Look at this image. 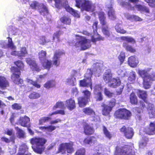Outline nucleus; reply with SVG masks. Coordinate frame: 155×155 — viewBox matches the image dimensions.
Masks as SVG:
<instances>
[{"label":"nucleus","mask_w":155,"mask_h":155,"mask_svg":"<svg viewBox=\"0 0 155 155\" xmlns=\"http://www.w3.org/2000/svg\"><path fill=\"white\" fill-rule=\"evenodd\" d=\"M120 81L118 78H113L109 82L108 85L111 87L115 88L120 85Z\"/></svg>","instance_id":"nucleus-25"},{"label":"nucleus","mask_w":155,"mask_h":155,"mask_svg":"<svg viewBox=\"0 0 155 155\" xmlns=\"http://www.w3.org/2000/svg\"><path fill=\"white\" fill-rule=\"evenodd\" d=\"M55 85V82L54 81H50L47 82L44 84V87L47 89L54 87Z\"/></svg>","instance_id":"nucleus-51"},{"label":"nucleus","mask_w":155,"mask_h":155,"mask_svg":"<svg viewBox=\"0 0 155 155\" xmlns=\"http://www.w3.org/2000/svg\"><path fill=\"white\" fill-rule=\"evenodd\" d=\"M46 51L43 50L39 52V57L41 61L46 59Z\"/></svg>","instance_id":"nucleus-56"},{"label":"nucleus","mask_w":155,"mask_h":155,"mask_svg":"<svg viewBox=\"0 0 155 155\" xmlns=\"http://www.w3.org/2000/svg\"><path fill=\"white\" fill-rule=\"evenodd\" d=\"M130 101L132 104H137V97L135 94L132 93L130 96Z\"/></svg>","instance_id":"nucleus-44"},{"label":"nucleus","mask_w":155,"mask_h":155,"mask_svg":"<svg viewBox=\"0 0 155 155\" xmlns=\"http://www.w3.org/2000/svg\"><path fill=\"white\" fill-rule=\"evenodd\" d=\"M137 150L134 144L130 143L128 145L117 147L115 152V155H136Z\"/></svg>","instance_id":"nucleus-3"},{"label":"nucleus","mask_w":155,"mask_h":155,"mask_svg":"<svg viewBox=\"0 0 155 155\" xmlns=\"http://www.w3.org/2000/svg\"><path fill=\"white\" fill-rule=\"evenodd\" d=\"M45 142L46 140L45 139L40 138H34L31 140V143L33 145L32 147L33 150L40 154L44 150V145Z\"/></svg>","instance_id":"nucleus-5"},{"label":"nucleus","mask_w":155,"mask_h":155,"mask_svg":"<svg viewBox=\"0 0 155 155\" xmlns=\"http://www.w3.org/2000/svg\"><path fill=\"white\" fill-rule=\"evenodd\" d=\"M63 54V53L60 51H56L54 54L53 59V64L57 66L59 64V59L60 56Z\"/></svg>","instance_id":"nucleus-24"},{"label":"nucleus","mask_w":155,"mask_h":155,"mask_svg":"<svg viewBox=\"0 0 155 155\" xmlns=\"http://www.w3.org/2000/svg\"><path fill=\"white\" fill-rule=\"evenodd\" d=\"M103 130L104 133L106 137L109 139H110L112 137V135L108 130L104 126L103 127Z\"/></svg>","instance_id":"nucleus-57"},{"label":"nucleus","mask_w":155,"mask_h":155,"mask_svg":"<svg viewBox=\"0 0 155 155\" xmlns=\"http://www.w3.org/2000/svg\"><path fill=\"white\" fill-rule=\"evenodd\" d=\"M115 103V100L113 99L109 101L108 105H104L102 110V114L104 115H108L112 110V107L114 106Z\"/></svg>","instance_id":"nucleus-15"},{"label":"nucleus","mask_w":155,"mask_h":155,"mask_svg":"<svg viewBox=\"0 0 155 155\" xmlns=\"http://www.w3.org/2000/svg\"><path fill=\"white\" fill-rule=\"evenodd\" d=\"M56 127L52 125H50L47 127H40V129L44 131H52L56 129Z\"/></svg>","instance_id":"nucleus-53"},{"label":"nucleus","mask_w":155,"mask_h":155,"mask_svg":"<svg viewBox=\"0 0 155 155\" xmlns=\"http://www.w3.org/2000/svg\"><path fill=\"white\" fill-rule=\"evenodd\" d=\"M9 86V83L7 80L3 76L0 77V88L4 89Z\"/></svg>","instance_id":"nucleus-26"},{"label":"nucleus","mask_w":155,"mask_h":155,"mask_svg":"<svg viewBox=\"0 0 155 155\" xmlns=\"http://www.w3.org/2000/svg\"><path fill=\"white\" fill-rule=\"evenodd\" d=\"M66 82L68 84L73 86L76 84V79L74 76H71L67 79Z\"/></svg>","instance_id":"nucleus-38"},{"label":"nucleus","mask_w":155,"mask_h":155,"mask_svg":"<svg viewBox=\"0 0 155 155\" xmlns=\"http://www.w3.org/2000/svg\"><path fill=\"white\" fill-rule=\"evenodd\" d=\"M66 150L68 153H71L73 152L74 150L72 145L67 143L61 144L59 149V152L63 154L65 153Z\"/></svg>","instance_id":"nucleus-12"},{"label":"nucleus","mask_w":155,"mask_h":155,"mask_svg":"<svg viewBox=\"0 0 155 155\" xmlns=\"http://www.w3.org/2000/svg\"><path fill=\"white\" fill-rule=\"evenodd\" d=\"M55 3V6L58 8L60 9L62 6V1L61 0H54Z\"/></svg>","instance_id":"nucleus-63"},{"label":"nucleus","mask_w":155,"mask_h":155,"mask_svg":"<svg viewBox=\"0 0 155 155\" xmlns=\"http://www.w3.org/2000/svg\"><path fill=\"white\" fill-rule=\"evenodd\" d=\"M51 118L48 117H42L39 121V124L40 125L42 124L43 123L48 121L51 120Z\"/></svg>","instance_id":"nucleus-62"},{"label":"nucleus","mask_w":155,"mask_h":155,"mask_svg":"<svg viewBox=\"0 0 155 155\" xmlns=\"http://www.w3.org/2000/svg\"><path fill=\"white\" fill-rule=\"evenodd\" d=\"M79 83L80 86L87 87H90L91 89L92 90V83L91 79H89L85 78L84 79L80 80Z\"/></svg>","instance_id":"nucleus-20"},{"label":"nucleus","mask_w":155,"mask_h":155,"mask_svg":"<svg viewBox=\"0 0 155 155\" xmlns=\"http://www.w3.org/2000/svg\"><path fill=\"white\" fill-rule=\"evenodd\" d=\"M57 108H60L62 109L65 108V104L62 102H58L53 107V109L54 110H56Z\"/></svg>","instance_id":"nucleus-47"},{"label":"nucleus","mask_w":155,"mask_h":155,"mask_svg":"<svg viewBox=\"0 0 155 155\" xmlns=\"http://www.w3.org/2000/svg\"><path fill=\"white\" fill-rule=\"evenodd\" d=\"M147 109L149 117H155V109L154 105L152 104H149Z\"/></svg>","instance_id":"nucleus-27"},{"label":"nucleus","mask_w":155,"mask_h":155,"mask_svg":"<svg viewBox=\"0 0 155 155\" xmlns=\"http://www.w3.org/2000/svg\"><path fill=\"white\" fill-rule=\"evenodd\" d=\"M94 130L88 124H86L84 127V132L86 135H90L94 133Z\"/></svg>","instance_id":"nucleus-40"},{"label":"nucleus","mask_w":155,"mask_h":155,"mask_svg":"<svg viewBox=\"0 0 155 155\" xmlns=\"http://www.w3.org/2000/svg\"><path fill=\"white\" fill-rule=\"evenodd\" d=\"M11 70L13 73L11 76L12 81L15 84H22L23 80L20 79L19 76V74L20 73L19 70L15 67H12Z\"/></svg>","instance_id":"nucleus-11"},{"label":"nucleus","mask_w":155,"mask_h":155,"mask_svg":"<svg viewBox=\"0 0 155 155\" xmlns=\"http://www.w3.org/2000/svg\"><path fill=\"white\" fill-rule=\"evenodd\" d=\"M15 128L18 137L19 138H24L25 134L24 131L18 127H15Z\"/></svg>","instance_id":"nucleus-49"},{"label":"nucleus","mask_w":155,"mask_h":155,"mask_svg":"<svg viewBox=\"0 0 155 155\" xmlns=\"http://www.w3.org/2000/svg\"><path fill=\"white\" fill-rule=\"evenodd\" d=\"M114 115L117 118L128 120L131 116V114L130 111L125 109L121 108L115 112Z\"/></svg>","instance_id":"nucleus-9"},{"label":"nucleus","mask_w":155,"mask_h":155,"mask_svg":"<svg viewBox=\"0 0 155 155\" xmlns=\"http://www.w3.org/2000/svg\"><path fill=\"white\" fill-rule=\"evenodd\" d=\"M84 97L78 98V103L79 105L82 107L85 105L90 98L91 93L87 90L84 91L82 92Z\"/></svg>","instance_id":"nucleus-10"},{"label":"nucleus","mask_w":155,"mask_h":155,"mask_svg":"<svg viewBox=\"0 0 155 155\" xmlns=\"http://www.w3.org/2000/svg\"><path fill=\"white\" fill-rule=\"evenodd\" d=\"M148 78H146L143 79V87L145 89H148L150 87L151 82L148 79Z\"/></svg>","instance_id":"nucleus-45"},{"label":"nucleus","mask_w":155,"mask_h":155,"mask_svg":"<svg viewBox=\"0 0 155 155\" xmlns=\"http://www.w3.org/2000/svg\"><path fill=\"white\" fill-rule=\"evenodd\" d=\"M150 68H147L144 70H138V73L143 78V79H144L145 78H148L149 74L148 73L150 71Z\"/></svg>","instance_id":"nucleus-32"},{"label":"nucleus","mask_w":155,"mask_h":155,"mask_svg":"<svg viewBox=\"0 0 155 155\" xmlns=\"http://www.w3.org/2000/svg\"><path fill=\"white\" fill-rule=\"evenodd\" d=\"M145 133L149 135H153L155 134V123H150V127L146 130Z\"/></svg>","instance_id":"nucleus-31"},{"label":"nucleus","mask_w":155,"mask_h":155,"mask_svg":"<svg viewBox=\"0 0 155 155\" xmlns=\"http://www.w3.org/2000/svg\"><path fill=\"white\" fill-rule=\"evenodd\" d=\"M98 24L97 21H95L94 22L92 26V28L93 29V35H94V36H96L98 35V33L97 32V26Z\"/></svg>","instance_id":"nucleus-59"},{"label":"nucleus","mask_w":155,"mask_h":155,"mask_svg":"<svg viewBox=\"0 0 155 155\" xmlns=\"http://www.w3.org/2000/svg\"><path fill=\"white\" fill-rule=\"evenodd\" d=\"M139 0H129L128 2H124L122 0H117V2L121 5L124 7L128 9L134 10L136 8L138 11L147 13L149 12L148 7L140 5H136Z\"/></svg>","instance_id":"nucleus-1"},{"label":"nucleus","mask_w":155,"mask_h":155,"mask_svg":"<svg viewBox=\"0 0 155 155\" xmlns=\"http://www.w3.org/2000/svg\"><path fill=\"white\" fill-rule=\"evenodd\" d=\"M27 54V52L26 48H21L20 51H13L11 53V54L14 56H18L20 58H21V57H24Z\"/></svg>","instance_id":"nucleus-19"},{"label":"nucleus","mask_w":155,"mask_h":155,"mask_svg":"<svg viewBox=\"0 0 155 155\" xmlns=\"http://www.w3.org/2000/svg\"><path fill=\"white\" fill-rule=\"evenodd\" d=\"M76 6L87 11H93L94 8V5L89 1L84 2L82 0H76Z\"/></svg>","instance_id":"nucleus-6"},{"label":"nucleus","mask_w":155,"mask_h":155,"mask_svg":"<svg viewBox=\"0 0 155 155\" xmlns=\"http://www.w3.org/2000/svg\"><path fill=\"white\" fill-rule=\"evenodd\" d=\"M102 87L100 85H96L94 87V94L95 98L97 100L101 101L103 99V95L101 91Z\"/></svg>","instance_id":"nucleus-17"},{"label":"nucleus","mask_w":155,"mask_h":155,"mask_svg":"<svg viewBox=\"0 0 155 155\" xmlns=\"http://www.w3.org/2000/svg\"><path fill=\"white\" fill-rule=\"evenodd\" d=\"M115 29L117 32L124 34L126 33V31L124 30L122 27V25L121 23H118L115 26Z\"/></svg>","instance_id":"nucleus-36"},{"label":"nucleus","mask_w":155,"mask_h":155,"mask_svg":"<svg viewBox=\"0 0 155 155\" xmlns=\"http://www.w3.org/2000/svg\"><path fill=\"white\" fill-rule=\"evenodd\" d=\"M102 64L101 63H96L94 64L92 68L88 69L85 74L84 77L85 78L91 79V78L93 74H99L101 71V69Z\"/></svg>","instance_id":"nucleus-8"},{"label":"nucleus","mask_w":155,"mask_h":155,"mask_svg":"<svg viewBox=\"0 0 155 155\" xmlns=\"http://www.w3.org/2000/svg\"><path fill=\"white\" fill-rule=\"evenodd\" d=\"M30 7L33 9H38L40 13L44 16L48 14V10L47 6L42 3H40L36 1L29 2Z\"/></svg>","instance_id":"nucleus-7"},{"label":"nucleus","mask_w":155,"mask_h":155,"mask_svg":"<svg viewBox=\"0 0 155 155\" xmlns=\"http://www.w3.org/2000/svg\"><path fill=\"white\" fill-rule=\"evenodd\" d=\"M96 141V138L94 137H88L85 139L83 141V144L84 145H93Z\"/></svg>","instance_id":"nucleus-23"},{"label":"nucleus","mask_w":155,"mask_h":155,"mask_svg":"<svg viewBox=\"0 0 155 155\" xmlns=\"http://www.w3.org/2000/svg\"><path fill=\"white\" fill-rule=\"evenodd\" d=\"M117 73L118 75L120 76L121 77H124L126 75L127 71L125 69H120L117 71Z\"/></svg>","instance_id":"nucleus-58"},{"label":"nucleus","mask_w":155,"mask_h":155,"mask_svg":"<svg viewBox=\"0 0 155 155\" xmlns=\"http://www.w3.org/2000/svg\"><path fill=\"white\" fill-rule=\"evenodd\" d=\"M108 15L110 19L112 20H114L115 19L116 16L114 10L113 9L108 11Z\"/></svg>","instance_id":"nucleus-52"},{"label":"nucleus","mask_w":155,"mask_h":155,"mask_svg":"<svg viewBox=\"0 0 155 155\" xmlns=\"http://www.w3.org/2000/svg\"><path fill=\"white\" fill-rule=\"evenodd\" d=\"M113 4V0H109L107 1L106 4V7L109 10L113 9L112 5Z\"/></svg>","instance_id":"nucleus-60"},{"label":"nucleus","mask_w":155,"mask_h":155,"mask_svg":"<svg viewBox=\"0 0 155 155\" xmlns=\"http://www.w3.org/2000/svg\"><path fill=\"white\" fill-rule=\"evenodd\" d=\"M137 94L139 97L142 99L145 102H147L146 101V98L147 96V94L146 91H144L138 90L137 91Z\"/></svg>","instance_id":"nucleus-39"},{"label":"nucleus","mask_w":155,"mask_h":155,"mask_svg":"<svg viewBox=\"0 0 155 155\" xmlns=\"http://www.w3.org/2000/svg\"><path fill=\"white\" fill-rule=\"evenodd\" d=\"M121 39L124 41V42H126L128 43H129L133 44L136 42L134 39L130 36L122 37L121 38Z\"/></svg>","instance_id":"nucleus-41"},{"label":"nucleus","mask_w":155,"mask_h":155,"mask_svg":"<svg viewBox=\"0 0 155 155\" xmlns=\"http://www.w3.org/2000/svg\"><path fill=\"white\" fill-rule=\"evenodd\" d=\"M44 68L49 70L51 68L52 63L51 61L46 59L41 61Z\"/></svg>","instance_id":"nucleus-37"},{"label":"nucleus","mask_w":155,"mask_h":155,"mask_svg":"<svg viewBox=\"0 0 155 155\" xmlns=\"http://www.w3.org/2000/svg\"><path fill=\"white\" fill-rule=\"evenodd\" d=\"M121 132H123L125 137L128 139H131L134 135L133 129L131 127L126 128L124 126L120 129Z\"/></svg>","instance_id":"nucleus-14"},{"label":"nucleus","mask_w":155,"mask_h":155,"mask_svg":"<svg viewBox=\"0 0 155 155\" xmlns=\"http://www.w3.org/2000/svg\"><path fill=\"white\" fill-rule=\"evenodd\" d=\"M129 65L132 67H135L138 63V60L134 56H132L129 58L128 61Z\"/></svg>","instance_id":"nucleus-28"},{"label":"nucleus","mask_w":155,"mask_h":155,"mask_svg":"<svg viewBox=\"0 0 155 155\" xmlns=\"http://www.w3.org/2000/svg\"><path fill=\"white\" fill-rule=\"evenodd\" d=\"M123 46L127 51L132 53L136 51V50L126 42H124Z\"/></svg>","instance_id":"nucleus-35"},{"label":"nucleus","mask_w":155,"mask_h":155,"mask_svg":"<svg viewBox=\"0 0 155 155\" xmlns=\"http://www.w3.org/2000/svg\"><path fill=\"white\" fill-rule=\"evenodd\" d=\"M85 150L84 148H81L76 152V155H85Z\"/></svg>","instance_id":"nucleus-64"},{"label":"nucleus","mask_w":155,"mask_h":155,"mask_svg":"<svg viewBox=\"0 0 155 155\" xmlns=\"http://www.w3.org/2000/svg\"><path fill=\"white\" fill-rule=\"evenodd\" d=\"M65 106L68 109L72 110L75 107V104L74 100L73 98H70L65 102Z\"/></svg>","instance_id":"nucleus-21"},{"label":"nucleus","mask_w":155,"mask_h":155,"mask_svg":"<svg viewBox=\"0 0 155 155\" xmlns=\"http://www.w3.org/2000/svg\"><path fill=\"white\" fill-rule=\"evenodd\" d=\"M112 74L111 71L109 69L106 71L104 74L103 79L106 83H108L110 82L111 80Z\"/></svg>","instance_id":"nucleus-22"},{"label":"nucleus","mask_w":155,"mask_h":155,"mask_svg":"<svg viewBox=\"0 0 155 155\" xmlns=\"http://www.w3.org/2000/svg\"><path fill=\"white\" fill-rule=\"evenodd\" d=\"M8 38H9L8 42L3 40L0 41V45L1 47L5 48H9L13 50H15V47L14 45L12 39L9 37H8Z\"/></svg>","instance_id":"nucleus-16"},{"label":"nucleus","mask_w":155,"mask_h":155,"mask_svg":"<svg viewBox=\"0 0 155 155\" xmlns=\"http://www.w3.org/2000/svg\"><path fill=\"white\" fill-rule=\"evenodd\" d=\"M136 78V73L135 72L132 71L130 72L128 78L129 82H133L135 81Z\"/></svg>","instance_id":"nucleus-55"},{"label":"nucleus","mask_w":155,"mask_h":155,"mask_svg":"<svg viewBox=\"0 0 155 155\" xmlns=\"http://www.w3.org/2000/svg\"><path fill=\"white\" fill-rule=\"evenodd\" d=\"M98 17L101 24L102 25V31L103 34L109 39H111L113 36L112 32L108 27L105 15L104 12H100L98 14Z\"/></svg>","instance_id":"nucleus-4"},{"label":"nucleus","mask_w":155,"mask_h":155,"mask_svg":"<svg viewBox=\"0 0 155 155\" xmlns=\"http://www.w3.org/2000/svg\"><path fill=\"white\" fill-rule=\"evenodd\" d=\"M29 121V118L28 117L25 116L24 117H20L19 120V123L21 126L27 127L28 126V123Z\"/></svg>","instance_id":"nucleus-30"},{"label":"nucleus","mask_w":155,"mask_h":155,"mask_svg":"<svg viewBox=\"0 0 155 155\" xmlns=\"http://www.w3.org/2000/svg\"><path fill=\"white\" fill-rule=\"evenodd\" d=\"M62 2V6L64 7L68 12L71 14L73 16L78 18L80 17V15L78 13V12L71 8L68 5V2L67 1L63 0Z\"/></svg>","instance_id":"nucleus-13"},{"label":"nucleus","mask_w":155,"mask_h":155,"mask_svg":"<svg viewBox=\"0 0 155 155\" xmlns=\"http://www.w3.org/2000/svg\"><path fill=\"white\" fill-rule=\"evenodd\" d=\"M26 62L28 64L31 69L33 71H39L41 69L37 65L35 61L31 58H28L26 59Z\"/></svg>","instance_id":"nucleus-18"},{"label":"nucleus","mask_w":155,"mask_h":155,"mask_svg":"<svg viewBox=\"0 0 155 155\" xmlns=\"http://www.w3.org/2000/svg\"><path fill=\"white\" fill-rule=\"evenodd\" d=\"M50 41H51V40L48 37L45 38L44 36L40 37L39 40V43L41 45H45Z\"/></svg>","instance_id":"nucleus-48"},{"label":"nucleus","mask_w":155,"mask_h":155,"mask_svg":"<svg viewBox=\"0 0 155 155\" xmlns=\"http://www.w3.org/2000/svg\"><path fill=\"white\" fill-rule=\"evenodd\" d=\"M62 33L61 31H56V32L54 33L53 35V37L51 38V39L50 40H51V41H54L55 40V39L56 38V40L55 42L56 43L59 42L60 41L59 37Z\"/></svg>","instance_id":"nucleus-33"},{"label":"nucleus","mask_w":155,"mask_h":155,"mask_svg":"<svg viewBox=\"0 0 155 155\" xmlns=\"http://www.w3.org/2000/svg\"><path fill=\"white\" fill-rule=\"evenodd\" d=\"M83 111L85 114L90 115H94V112L93 110L90 107H86L83 109Z\"/></svg>","instance_id":"nucleus-50"},{"label":"nucleus","mask_w":155,"mask_h":155,"mask_svg":"<svg viewBox=\"0 0 155 155\" xmlns=\"http://www.w3.org/2000/svg\"><path fill=\"white\" fill-rule=\"evenodd\" d=\"M28 147L25 144H22L19 148V152L20 155H23L27 152Z\"/></svg>","instance_id":"nucleus-42"},{"label":"nucleus","mask_w":155,"mask_h":155,"mask_svg":"<svg viewBox=\"0 0 155 155\" xmlns=\"http://www.w3.org/2000/svg\"><path fill=\"white\" fill-rule=\"evenodd\" d=\"M76 42L74 44L73 40L72 41H70L69 42L70 45H74L76 48H80L82 50H85L89 48L91 46V40L78 35H75Z\"/></svg>","instance_id":"nucleus-2"},{"label":"nucleus","mask_w":155,"mask_h":155,"mask_svg":"<svg viewBox=\"0 0 155 155\" xmlns=\"http://www.w3.org/2000/svg\"><path fill=\"white\" fill-rule=\"evenodd\" d=\"M148 138L145 137H142L139 142V147L140 148H143L146 146L148 141Z\"/></svg>","instance_id":"nucleus-34"},{"label":"nucleus","mask_w":155,"mask_h":155,"mask_svg":"<svg viewBox=\"0 0 155 155\" xmlns=\"http://www.w3.org/2000/svg\"><path fill=\"white\" fill-rule=\"evenodd\" d=\"M27 81L31 84H32L33 86L37 88H39L40 87V85L38 84L37 82L35 81H34L32 80L29 79H27L26 80Z\"/></svg>","instance_id":"nucleus-61"},{"label":"nucleus","mask_w":155,"mask_h":155,"mask_svg":"<svg viewBox=\"0 0 155 155\" xmlns=\"http://www.w3.org/2000/svg\"><path fill=\"white\" fill-rule=\"evenodd\" d=\"M61 21L64 24L69 25L71 22V19L68 17L64 16L61 18Z\"/></svg>","instance_id":"nucleus-54"},{"label":"nucleus","mask_w":155,"mask_h":155,"mask_svg":"<svg viewBox=\"0 0 155 155\" xmlns=\"http://www.w3.org/2000/svg\"><path fill=\"white\" fill-rule=\"evenodd\" d=\"M86 33L88 36H90L91 38L92 41L95 43L96 41L100 40L104 41V38L98 34L96 36H94V35H93L92 33L90 34L86 32Z\"/></svg>","instance_id":"nucleus-29"},{"label":"nucleus","mask_w":155,"mask_h":155,"mask_svg":"<svg viewBox=\"0 0 155 155\" xmlns=\"http://www.w3.org/2000/svg\"><path fill=\"white\" fill-rule=\"evenodd\" d=\"M40 94L36 92H31L28 96L29 98L31 99H35L40 97Z\"/></svg>","instance_id":"nucleus-46"},{"label":"nucleus","mask_w":155,"mask_h":155,"mask_svg":"<svg viewBox=\"0 0 155 155\" xmlns=\"http://www.w3.org/2000/svg\"><path fill=\"white\" fill-rule=\"evenodd\" d=\"M126 17L128 19L130 20L141 21L142 20L141 18L138 16L134 15H130L128 14L127 15Z\"/></svg>","instance_id":"nucleus-43"}]
</instances>
